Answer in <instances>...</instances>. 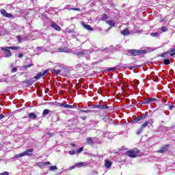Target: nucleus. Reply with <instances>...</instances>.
<instances>
[{"instance_id": "obj_1", "label": "nucleus", "mask_w": 175, "mask_h": 175, "mask_svg": "<svg viewBox=\"0 0 175 175\" xmlns=\"http://www.w3.org/2000/svg\"><path fill=\"white\" fill-rule=\"evenodd\" d=\"M19 49L20 46H6L2 47L1 50L4 51L5 58H8V57H12V51L10 50H18Z\"/></svg>"}, {"instance_id": "obj_2", "label": "nucleus", "mask_w": 175, "mask_h": 175, "mask_svg": "<svg viewBox=\"0 0 175 175\" xmlns=\"http://www.w3.org/2000/svg\"><path fill=\"white\" fill-rule=\"evenodd\" d=\"M129 54H131L133 57H136L137 55H142V54H146L147 51L146 50H135L131 49L129 51Z\"/></svg>"}, {"instance_id": "obj_3", "label": "nucleus", "mask_w": 175, "mask_h": 175, "mask_svg": "<svg viewBox=\"0 0 175 175\" xmlns=\"http://www.w3.org/2000/svg\"><path fill=\"white\" fill-rule=\"evenodd\" d=\"M126 154L130 158H136L137 157V154H139V149H135V150L127 151Z\"/></svg>"}, {"instance_id": "obj_4", "label": "nucleus", "mask_w": 175, "mask_h": 175, "mask_svg": "<svg viewBox=\"0 0 175 175\" xmlns=\"http://www.w3.org/2000/svg\"><path fill=\"white\" fill-rule=\"evenodd\" d=\"M157 98H145L144 101L142 102V105H150L151 103H154V102H157Z\"/></svg>"}, {"instance_id": "obj_5", "label": "nucleus", "mask_w": 175, "mask_h": 175, "mask_svg": "<svg viewBox=\"0 0 175 175\" xmlns=\"http://www.w3.org/2000/svg\"><path fill=\"white\" fill-rule=\"evenodd\" d=\"M75 54H76L77 57H79V58H80V57H84V55L87 54V51L86 50H82L80 51H76Z\"/></svg>"}, {"instance_id": "obj_6", "label": "nucleus", "mask_w": 175, "mask_h": 175, "mask_svg": "<svg viewBox=\"0 0 175 175\" xmlns=\"http://www.w3.org/2000/svg\"><path fill=\"white\" fill-rule=\"evenodd\" d=\"M1 13L4 17H8V18H12V17H14L12 14H8L6 12V10L1 9Z\"/></svg>"}, {"instance_id": "obj_7", "label": "nucleus", "mask_w": 175, "mask_h": 175, "mask_svg": "<svg viewBox=\"0 0 175 175\" xmlns=\"http://www.w3.org/2000/svg\"><path fill=\"white\" fill-rule=\"evenodd\" d=\"M169 148V145H164L161 150H158L157 152L160 154H164V152H166Z\"/></svg>"}, {"instance_id": "obj_8", "label": "nucleus", "mask_w": 175, "mask_h": 175, "mask_svg": "<svg viewBox=\"0 0 175 175\" xmlns=\"http://www.w3.org/2000/svg\"><path fill=\"white\" fill-rule=\"evenodd\" d=\"M33 152V148H30V149H27L25 152H23V154H24L25 157H27V156L32 155Z\"/></svg>"}, {"instance_id": "obj_9", "label": "nucleus", "mask_w": 175, "mask_h": 175, "mask_svg": "<svg viewBox=\"0 0 175 175\" xmlns=\"http://www.w3.org/2000/svg\"><path fill=\"white\" fill-rule=\"evenodd\" d=\"M51 28H53V29H55L56 31H61V27H59V25H58L55 23H52L51 25Z\"/></svg>"}, {"instance_id": "obj_10", "label": "nucleus", "mask_w": 175, "mask_h": 175, "mask_svg": "<svg viewBox=\"0 0 175 175\" xmlns=\"http://www.w3.org/2000/svg\"><path fill=\"white\" fill-rule=\"evenodd\" d=\"M46 165H51V163H50V161H47L44 163L43 162L38 163V166H39V167H41L42 169H43V167H44Z\"/></svg>"}, {"instance_id": "obj_11", "label": "nucleus", "mask_w": 175, "mask_h": 175, "mask_svg": "<svg viewBox=\"0 0 175 175\" xmlns=\"http://www.w3.org/2000/svg\"><path fill=\"white\" fill-rule=\"evenodd\" d=\"M94 140H95V138L88 137L86 139V143H88V144H90V146H93Z\"/></svg>"}, {"instance_id": "obj_12", "label": "nucleus", "mask_w": 175, "mask_h": 175, "mask_svg": "<svg viewBox=\"0 0 175 175\" xmlns=\"http://www.w3.org/2000/svg\"><path fill=\"white\" fill-rule=\"evenodd\" d=\"M60 106H63V107H65V109H73L75 107L73 105H70L66 103H60Z\"/></svg>"}, {"instance_id": "obj_13", "label": "nucleus", "mask_w": 175, "mask_h": 175, "mask_svg": "<svg viewBox=\"0 0 175 175\" xmlns=\"http://www.w3.org/2000/svg\"><path fill=\"white\" fill-rule=\"evenodd\" d=\"M121 33H122V35H124V36L126 35H129V33H130L129 29H125L124 30L121 31Z\"/></svg>"}, {"instance_id": "obj_14", "label": "nucleus", "mask_w": 175, "mask_h": 175, "mask_svg": "<svg viewBox=\"0 0 175 175\" xmlns=\"http://www.w3.org/2000/svg\"><path fill=\"white\" fill-rule=\"evenodd\" d=\"M59 53H68V49L66 47L64 48H58Z\"/></svg>"}, {"instance_id": "obj_15", "label": "nucleus", "mask_w": 175, "mask_h": 175, "mask_svg": "<svg viewBox=\"0 0 175 175\" xmlns=\"http://www.w3.org/2000/svg\"><path fill=\"white\" fill-rule=\"evenodd\" d=\"M107 24H108V25H110L111 27H114L116 25V23H114V21H106Z\"/></svg>"}, {"instance_id": "obj_16", "label": "nucleus", "mask_w": 175, "mask_h": 175, "mask_svg": "<svg viewBox=\"0 0 175 175\" xmlns=\"http://www.w3.org/2000/svg\"><path fill=\"white\" fill-rule=\"evenodd\" d=\"M83 27L85 28V29H88V31H94V29H92L91 26L85 24H83Z\"/></svg>"}, {"instance_id": "obj_17", "label": "nucleus", "mask_w": 175, "mask_h": 175, "mask_svg": "<svg viewBox=\"0 0 175 175\" xmlns=\"http://www.w3.org/2000/svg\"><path fill=\"white\" fill-rule=\"evenodd\" d=\"M107 18H109V16H107V14H103L102 15V17H101L102 21H106V20H107Z\"/></svg>"}, {"instance_id": "obj_18", "label": "nucleus", "mask_w": 175, "mask_h": 175, "mask_svg": "<svg viewBox=\"0 0 175 175\" xmlns=\"http://www.w3.org/2000/svg\"><path fill=\"white\" fill-rule=\"evenodd\" d=\"M61 72H62L61 70H55V69L52 70V72L55 73V75H57V76H58V75H60Z\"/></svg>"}, {"instance_id": "obj_19", "label": "nucleus", "mask_w": 175, "mask_h": 175, "mask_svg": "<svg viewBox=\"0 0 175 175\" xmlns=\"http://www.w3.org/2000/svg\"><path fill=\"white\" fill-rule=\"evenodd\" d=\"M42 77H43V74L42 72H39L34 78L36 80H39V79H41Z\"/></svg>"}, {"instance_id": "obj_20", "label": "nucleus", "mask_w": 175, "mask_h": 175, "mask_svg": "<svg viewBox=\"0 0 175 175\" xmlns=\"http://www.w3.org/2000/svg\"><path fill=\"white\" fill-rule=\"evenodd\" d=\"M29 118H31L32 120H35L36 118V114L35 113H30L29 114Z\"/></svg>"}, {"instance_id": "obj_21", "label": "nucleus", "mask_w": 175, "mask_h": 175, "mask_svg": "<svg viewBox=\"0 0 175 175\" xmlns=\"http://www.w3.org/2000/svg\"><path fill=\"white\" fill-rule=\"evenodd\" d=\"M87 165V163L81 162V163H78L75 164V166H79L80 167H83V166H85Z\"/></svg>"}, {"instance_id": "obj_22", "label": "nucleus", "mask_w": 175, "mask_h": 175, "mask_svg": "<svg viewBox=\"0 0 175 175\" xmlns=\"http://www.w3.org/2000/svg\"><path fill=\"white\" fill-rule=\"evenodd\" d=\"M23 157H25V154H24V152H22V153H20V154H16L14 156V158H23Z\"/></svg>"}, {"instance_id": "obj_23", "label": "nucleus", "mask_w": 175, "mask_h": 175, "mask_svg": "<svg viewBox=\"0 0 175 175\" xmlns=\"http://www.w3.org/2000/svg\"><path fill=\"white\" fill-rule=\"evenodd\" d=\"M50 111L49 109H44L43 112H42V116H47V114H49L50 113Z\"/></svg>"}, {"instance_id": "obj_24", "label": "nucleus", "mask_w": 175, "mask_h": 175, "mask_svg": "<svg viewBox=\"0 0 175 175\" xmlns=\"http://www.w3.org/2000/svg\"><path fill=\"white\" fill-rule=\"evenodd\" d=\"M105 167H110L111 166V162L109 161L108 160H105Z\"/></svg>"}, {"instance_id": "obj_25", "label": "nucleus", "mask_w": 175, "mask_h": 175, "mask_svg": "<svg viewBox=\"0 0 175 175\" xmlns=\"http://www.w3.org/2000/svg\"><path fill=\"white\" fill-rule=\"evenodd\" d=\"M49 170L50 172H54V170H57V165L50 166Z\"/></svg>"}, {"instance_id": "obj_26", "label": "nucleus", "mask_w": 175, "mask_h": 175, "mask_svg": "<svg viewBox=\"0 0 175 175\" xmlns=\"http://www.w3.org/2000/svg\"><path fill=\"white\" fill-rule=\"evenodd\" d=\"M102 110H107V109H109V106L107 105H100V108Z\"/></svg>"}, {"instance_id": "obj_27", "label": "nucleus", "mask_w": 175, "mask_h": 175, "mask_svg": "<svg viewBox=\"0 0 175 175\" xmlns=\"http://www.w3.org/2000/svg\"><path fill=\"white\" fill-rule=\"evenodd\" d=\"M148 124H150V122H145L143 124H142V129H144V128H146L148 125Z\"/></svg>"}, {"instance_id": "obj_28", "label": "nucleus", "mask_w": 175, "mask_h": 175, "mask_svg": "<svg viewBox=\"0 0 175 175\" xmlns=\"http://www.w3.org/2000/svg\"><path fill=\"white\" fill-rule=\"evenodd\" d=\"M16 39H17L18 43H21V42H23L21 36H17Z\"/></svg>"}, {"instance_id": "obj_29", "label": "nucleus", "mask_w": 175, "mask_h": 175, "mask_svg": "<svg viewBox=\"0 0 175 175\" xmlns=\"http://www.w3.org/2000/svg\"><path fill=\"white\" fill-rule=\"evenodd\" d=\"M161 31H162L163 32H166V31H167V27L166 26H163V27H161Z\"/></svg>"}, {"instance_id": "obj_30", "label": "nucleus", "mask_w": 175, "mask_h": 175, "mask_svg": "<svg viewBox=\"0 0 175 175\" xmlns=\"http://www.w3.org/2000/svg\"><path fill=\"white\" fill-rule=\"evenodd\" d=\"M116 69H117V68H116V67L109 68H108V71L109 72H114V70H116Z\"/></svg>"}, {"instance_id": "obj_31", "label": "nucleus", "mask_w": 175, "mask_h": 175, "mask_svg": "<svg viewBox=\"0 0 175 175\" xmlns=\"http://www.w3.org/2000/svg\"><path fill=\"white\" fill-rule=\"evenodd\" d=\"M84 150V147H81L77 150V153L80 154V152H83V150Z\"/></svg>"}, {"instance_id": "obj_32", "label": "nucleus", "mask_w": 175, "mask_h": 175, "mask_svg": "<svg viewBox=\"0 0 175 175\" xmlns=\"http://www.w3.org/2000/svg\"><path fill=\"white\" fill-rule=\"evenodd\" d=\"M170 64V59H165L164 60V64L165 65H169Z\"/></svg>"}, {"instance_id": "obj_33", "label": "nucleus", "mask_w": 175, "mask_h": 175, "mask_svg": "<svg viewBox=\"0 0 175 175\" xmlns=\"http://www.w3.org/2000/svg\"><path fill=\"white\" fill-rule=\"evenodd\" d=\"M166 55H169V52H165V53H163L161 55V57H166Z\"/></svg>"}, {"instance_id": "obj_34", "label": "nucleus", "mask_w": 175, "mask_h": 175, "mask_svg": "<svg viewBox=\"0 0 175 175\" xmlns=\"http://www.w3.org/2000/svg\"><path fill=\"white\" fill-rule=\"evenodd\" d=\"M68 153L70 154V155H75L76 154V151L70 150Z\"/></svg>"}, {"instance_id": "obj_35", "label": "nucleus", "mask_w": 175, "mask_h": 175, "mask_svg": "<svg viewBox=\"0 0 175 175\" xmlns=\"http://www.w3.org/2000/svg\"><path fill=\"white\" fill-rule=\"evenodd\" d=\"M159 34L158 33H151L150 36L152 37L158 36Z\"/></svg>"}, {"instance_id": "obj_36", "label": "nucleus", "mask_w": 175, "mask_h": 175, "mask_svg": "<svg viewBox=\"0 0 175 175\" xmlns=\"http://www.w3.org/2000/svg\"><path fill=\"white\" fill-rule=\"evenodd\" d=\"M81 111L82 113H91L92 112L91 110H81Z\"/></svg>"}, {"instance_id": "obj_37", "label": "nucleus", "mask_w": 175, "mask_h": 175, "mask_svg": "<svg viewBox=\"0 0 175 175\" xmlns=\"http://www.w3.org/2000/svg\"><path fill=\"white\" fill-rule=\"evenodd\" d=\"M142 132H143V129H142V128L141 127V129L137 131V135H140V133H142Z\"/></svg>"}, {"instance_id": "obj_38", "label": "nucleus", "mask_w": 175, "mask_h": 175, "mask_svg": "<svg viewBox=\"0 0 175 175\" xmlns=\"http://www.w3.org/2000/svg\"><path fill=\"white\" fill-rule=\"evenodd\" d=\"M93 109H100L99 105H93Z\"/></svg>"}, {"instance_id": "obj_39", "label": "nucleus", "mask_w": 175, "mask_h": 175, "mask_svg": "<svg viewBox=\"0 0 175 175\" xmlns=\"http://www.w3.org/2000/svg\"><path fill=\"white\" fill-rule=\"evenodd\" d=\"M49 73V70H46L44 72H42V76H46Z\"/></svg>"}, {"instance_id": "obj_40", "label": "nucleus", "mask_w": 175, "mask_h": 175, "mask_svg": "<svg viewBox=\"0 0 175 175\" xmlns=\"http://www.w3.org/2000/svg\"><path fill=\"white\" fill-rule=\"evenodd\" d=\"M133 83H134V84H135L136 85H137L138 84H139V81H138V80H136V79L133 81Z\"/></svg>"}, {"instance_id": "obj_41", "label": "nucleus", "mask_w": 175, "mask_h": 175, "mask_svg": "<svg viewBox=\"0 0 175 175\" xmlns=\"http://www.w3.org/2000/svg\"><path fill=\"white\" fill-rule=\"evenodd\" d=\"M0 175H9V173L8 172H4L3 173H1Z\"/></svg>"}, {"instance_id": "obj_42", "label": "nucleus", "mask_w": 175, "mask_h": 175, "mask_svg": "<svg viewBox=\"0 0 175 175\" xmlns=\"http://www.w3.org/2000/svg\"><path fill=\"white\" fill-rule=\"evenodd\" d=\"M71 10H77V12H80L81 10L80 8H72Z\"/></svg>"}, {"instance_id": "obj_43", "label": "nucleus", "mask_w": 175, "mask_h": 175, "mask_svg": "<svg viewBox=\"0 0 175 175\" xmlns=\"http://www.w3.org/2000/svg\"><path fill=\"white\" fill-rule=\"evenodd\" d=\"M170 53H171V54H174V53H175V48L171 49Z\"/></svg>"}, {"instance_id": "obj_44", "label": "nucleus", "mask_w": 175, "mask_h": 175, "mask_svg": "<svg viewBox=\"0 0 175 175\" xmlns=\"http://www.w3.org/2000/svg\"><path fill=\"white\" fill-rule=\"evenodd\" d=\"M12 72H13L14 73L16 72H17V68L14 67V68H12Z\"/></svg>"}, {"instance_id": "obj_45", "label": "nucleus", "mask_w": 175, "mask_h": 175, "mask_svg": "<svg viewBox=\"0 0 175 175\" xmlns=\"http://www.w3.org/2000/svg\"><path fill=\"white\" fill-rule=\"evenodd\" d=\"M81 120H83L84 121V120H85L87 119V117L81 116Z\"/></svg>"}, {"instance_id": "obj_46", "label": "nucleus", "mask_w": 175, "mask_h": 175, "mask_svg": "<svg viewBox=\"0 0 175 175\" xmlns=\"http://www.w3.org/2000/svg\"><path fill=\"white\" fill-rule=\"evenodd\" d=\"M2 118H5V115H3V114L0 115V120H2Z\"/></svg>"}, {"instance_id": "obj_47", "label": "nucleus", "mask_w": 175, "mask_h": 175, "mask_svg": "<svg viewBox=\"0 0 175 175\" xmlns=\"http://www.w3.org/2000/svg\"><path fill=\"white\" fill-rule=\"evenodd\" d=\"M75 167H76V165H73V166L70 167V170H72L75 169Z\"/></svg>"}, {"instance_id": "obj_48", "label": "nucleus", "mask_w": 175, "mask_h": 175, "mask_svg": "<svg viewBox=\"0 0 175 175\" xmlns=\"http://www.w3.org/2000/svg\"><path fill=\"white\" fill-rule=\"evenodd\" d=\"M23 54L22 53H21V54H19L18 55V58H23Z\"/></svg>"}, {"instance_id": "obj_49", "label": "nucleus", "mask_w": 175, "mask_h": 175, "mask_svg": "<svg viewBox=\"0 0 175 175\" xmlns=\"http://www.w3.org/2000/svg\"><path fill=\"white\" fill-rule=\"evenodd\" d=\"M70 146H72V147H76V144L74 143H71Z\"/></svg>"}, {"instance_id": "obj_50", "label": "nucleus", "mask_w": 175, "mask_h": 175, "mask_svg": "<svg viewBox=\"0 0 175 175\" xmlns=\"http://www.w3.org/2000/svg\"><path fill=\"white\" fill-rule=\"evenodd\" d=\"M174 107L173 105H169V109H173Z\"/></svg>"}, {"instance_id": "obj_51", "label": "nucleus", "mask_w": 175, "mask_h": 175, "mask_svg": "<svg viewBox=\"0 0 175 175\" xmlns=\"http://www.w3.org/2000/svg\"><path fill=\"white\" fill-rule=\"evenodd\" d=\"M136 121H142V120L140 119L139 117H138V118H136Z\"/></svg>"}, {"instance_id": "obj_52", "label": "nucleus", "mask_w": 175, "mask_h": 175, "mask_svg": "<svg viewBox=\"0 0 175 175\" xmlns=\"http://www.w3.org/2000/svg\"><path fill=\"white\" fill-rule=\"evenodd\" d=\"M25 68H31V65H26L25 66Z\"/></svg>"}, {"instance_id": "obj_53", "label": "nucleus", "mask_w": 175, "mask_h": 175, "mask_svg": "<svg viewBox=\"0 0 175 175\" xmlns=\"http://www.w3.org/2000/svg\"><path fill=\"white\" fill-rule=\"evenodd\" d=\"M139 118L142 120H144V118L143 116H139Z\"/></svg>"}, {"instance_id": "obj_54", "label": "nucleus", "mask_w": 175, "mask_h": 175, "mask_svg": "<svg viewBox=\"0 0 175 175\" xmlns=\"http://www.w3.org/2000/svg\"><path fill=\"white\" fill-rule=\"evenodd\" d=\"M175 55V52H174V53H170L171 57H173V55Z\"/></svg>"}, {"instance_id": "obj_55", "label": "nucleus", "mask_w": 175, "mask_h": 175, "mask_svg": "<svg viewBox=\"0 0 175 175\" xmlns=\"http://www.w3.org/2000/svg\"><path fill=\"white\" fill-rule=\"evenodd\" d=\"M0 36H1V31H0Z\"/></svg>"}]
</instances>
